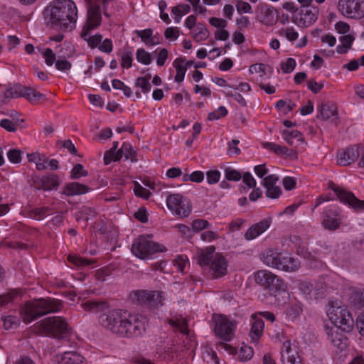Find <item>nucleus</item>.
Returning a JSON list of instances; mask_svg holds the SVG:
<instances>
[{"label":"nucleus","instance_id":"f257e3e1","mask_svg":"<svg viewBox=\"0 0 364 364\" xmlns=\"http://www.w3.org/2000/svg\"><path fill=\"white\" fill-rule=\"evenodd\" d=\"M48 26L71 31L75 27L77 9L72 0H55L43 11Z\"/></svg>","mask_w":364,"mask_h":364},{"label":"nucleus","instance_id":"f03ea898","mask_svg":"<svg viewBox=\"0 0 364 364\" xmlns=\"http://www.w3.org/2000/svg\"><path fill=\"white\" fill-rule=\"evenodd\" d=\"M63 303L55 299H38L27 302L21 311V316L24 323H28L33 320L61 310Z\"/></svg>","mask_w":364,"mask_h":364},{"label":"nucleus","instance_id":"7ed1b4c3","mask_svg":"<svg viewBox=\"0 0 364 364\" xmlns=\"http://www.w3.org/2000/svg\"><path fill=\"white\" fill-rule=\"evenodd\" d=\"M255 282L269 290V294L275 297L279 305L289 299L286 284L277 275L267 270H259L255 274Z\"/></svg>","mask_w":364,"mask_h":364},{"label":"nucleus","instance_id":"20e7f679","mask_svg":"<svg viewBox=\"0 0 364 364\" xmlns=\"http://www.w3.org/2000/svg\"><path fill=\"white\" fill-rule=\"evenodd\" d=\"M36 329L46 336L57 339H68L71 333L66 320L60 316H52L43 319L35 326Z\"/></svg>","mask_w":364,"mask_h":364},{"label":"nucleus","instance_id":"39448f33","mask_svg":"<svg viewBox=\"0 0 364 364\" xmlns=\"http://www.w3.org/2000/svg\"><path fill=\"white\" fill-rule=\"evenodd\" d=\"M25 97L32 104L39 103L46 100V95L30 87L16 84L0 92V105L7 104L12 98Z\"/></svg>","mask_w":364,"mask_h":364},{"label":"nucleus","instance_id":"423d86ee","mask_svg":"<svg viewBox=\"0 0 364 364\" xmlns=\"http://www.w3.org/2000/svg\"><path fill=\"white\" fill-rule=\"evenodd\" d=\"M262 259L267 266L286 272H294L300 267L299 259L273 250H267Z\"/></svg>","mask_w":364,"mask_h":364},{"label":"nucleus","instance_id":"0eeeda50","mask_svg":"<svg viewBox=\"0 0 364 364\" xmlns=\"http://www.w3.org/2000/svg\"><path fill=\"white\" fill-rule=\"evenodd\" d=\"M151 235H141L134 240L132 252L140 259H147L156 252L166 250L165 247L151 240Z\"/></svg>","mask_w":364,"mask_h":364},{"label":"nucleus","instance_id":"6e6552de","mask_svg":"<svg viewBox=\"0 0 364 364\" xmlns=\"http://www.w3.org/2000/svg\"><path fill=\"white\" fill-rule=\"evenodd\" d=\"M117 334L125 338H137L141 336L146 331V322L144 318L136 316L124 315L122 324L118 328Z\"/></svg>","mask_w":364,"mask_h":364},{"label":"nucleus","instance_id":"1a4fd4ad","mask_svg":"<svg viewBox=\"0 0 364 364\" xmlns=\"http://www.w3.org/2000/svg\"><path fill=\"white\" fill-rule=\"evenodd\" d=\"M132 302L145 305L151 308H158L163 305V292L159 291L137 290L130 293Z\"/></svg>","mask_w":364,"mask_h":364},{"label":"nucleus","instance_id":"9d476101","mask_svg":"<svg viewBox=\"0 0 364 364\" xmlns=\"http://www.w3.org/2000/svg\"><path fill=\"white\" fill-rule=\"evenodd\" d=\"M327 314L331 322L342 331L350 332L354 326L351 314L346 309H328Z\"/></svg>","mask_w":364,"mask_h":364},{"label":"nucleus","instance_id":"9b49d317","mask_svg":"<svg viewBox=\"0 0 364 364\" xmlns=\"http://www.w3.org/2000/svg\"><path fill=\"white\" fill-rule=\"evenodd\" d=\"M214 331L217 336L225 341H230L235 336L236 322L223 315L214 316Z\"/></svg>","mask_w":364,"mask_h":364},{"label":"nucleus","instance_id":"f8f14e48","mask_svg":"<svg viewBox=\"0 0 364 364\" xmlns=\"http://www.w3.org/2000/svg\"><path fill=\"white\" fill-rule=\"evenodd\" d=\"M168 208L181 218H185L191 213L190 200L178 193L169 194L166 198Z\"/></svg>","mask_w":364,"mask_h":364},{"label":"nucleus","instance_id":"ddd939ff","mask_svg":"<svg viewBox=\"0 0 364 364\" xmlns=\"http://www.w3.org/2000/svg\"><path fill=\"white\" fill-rule=\"evenodd\" d=\"M329 188L336 193L341 202L349 205L356 212L364 210V200L356 198L352 192L338 187L332 182L329 183Z\"/></svg>","mask_w":364,"mask_h":364},{"label":"nucleus","instance_id":"4468645a","mask_svg":"<svg viewBox=\"0 0 364 364\" xmlns=\"http://www.w3.org/2000/svg\"><path fill=\"white\" fill-rule=\"evenodd\" d=\"M338 9L348 18L360 19L364 17V0H339Z\"/></svg>","mask_w":364,"mask_h":364},{"label":"nucleus","instance_id":"2eb2a0df","mask_svg":"<svg viewBox=\"0 0 364 364\" xmlns=\"http://www.w3.org/2000/svg\"><path fill=\"white\" fill-rule=\"evenodd\" d=\"M124 315L125 312L122 314L121 310H112L102 314L99 317V321L103 327L117 334V329L119 328V325L122 324Z\"/></svg>","mask_w":364,"mask_h":364},{"label":"nucleus","instance_id":"dca6fc26","mask_svg":"<svg viewBox=\"0 0 364 364\" xmlns=\"http://www.w3.org/2000/svg\"><path fill=\"white\" fill-rule=\"evenodd\" d=\"M102 21L100 7L97 4H93L90 0L88 2L87 19L83 27V36L88 35L90 31L98 27Z\"/></svg>","mask_w":364,"mask_h":364},{"label":"nucleus","instance_id":"f3484780","mask_svg":"<svg viewBox=\"0 0 364 364\" xmlns=\"http://www.w3.org/2000/svg\"><path fill=\"white\" fill-rule=\"evenodd\" d=\"M318 13L317 6L301 9L299 13V17L293 16L292 21L299 27H308L316 21Z\"/></svg>","mask_w":364,"mask_h":364},{"label":"nucleus","instance_id":"a211bd4d","mask_svg":"<svg viewBox=\"0 0 364 364\" xmlns=\"http://www.w3.org/2000/svg\"><path fill=\"white\" fill-rule=\"evenodd\" d=\"M342 214L341 210L336 209H326L322 213V225L331 231L336 230L341 224Z\"/></svg>","mask_w":364,"mask_h":364},{"label":"nucleus","instance_id":"6ab92c4d","mask_svg":"<svg viewBox=\"0 0 364 364\" xmlns=\"http://www.w3.org/2000/svg\"><path fill=\"white\" fill-rule=\"evenodd\" d=\"M359 149L360 146L356 144L339 151L337 154L338 164L346 166L355 161L360 156Z\"/></svg>","mask_w":364,"mask_h":364},{"label":"nucleus","instance_id":"aec40b11","mask_svg":"<svg viewBox=\"0 0 364 364\" xmlns=\"http://www.w3.org/2000/svg\"><path fill=\"white\" fill-rule=\"evenodd\" d=\"M227 262L225 257L220 255L215 256L211 261L209 271L211 272V277L213 279H218L227 274Z\"/></svg>","mask_w":364,"mask_h":364},{"label":"nucleus","instance_id":"412c9836","mask_svg":"<svg viewBox=\"0 0 364 364\" xmlns=\"http://www.w3.org/2000/svg\"><path fill=\"white\" fill-rule=\"evenodd\" d=\"M33 183L36 188L44 191L56 188L60 184L59 178L55 174H49L42 178L35 176L33 178Z\"/></svg>","mask_w":364,"mask_h":364},{"label":"nucleus","instance_id":"4be33fe9","mask_svg":"<svg viewBox=\"0 0 364 364\" xmlns=\"http://www.w3.org/2000/svg\"><path fill=\"white\" fill-rule=\"evenodd\" d=\"M326 331L328 340L334 346L341 350H343L347 348L348 338L338 331V328L335 330L332 328H326Z\"/></svg>","mask_w":364,"mask_h":364},{"label":"nucleus","instance_id":"5701e85b","mask_svg":"<svg viewBox=\"0 0 364 364\" xmlns=\"http://www.w3.org/2000/svg\"><path fill=\"white\" fill-rule=\"evenodd\" d=\"M270 223V220L264 219L253 225L245 232V238L247 240L256 238L269 228Z\"/></svg>","mask_w":364,"mask_h":364},{"label":"nucleus","instance_id":"b1692460","mask_svg":"<svg viewBox=\"0 0 364 364\" xmlns=\"http://www.w3.org/2000/svg\"><path fill=\"white\" fill-rule=\"evenodd\" d=\"M259 21L266 26H273L277 21V18L274 17V9L269 5H262L260 6Z\"/></svg>","mask_w":364,"mask_h":364},{"label":"nucleus","instance_id":"393cba45","mask_svg":"<svg viewBox=\"0 0 364 364\" xmlns=\"http://www.w3.org/2000/svg\"><path fill=\"white\" fill-rule=\"evenodd\" d=\"M89 189L90 188L87 186L77 182H71L66 184L63 191V193L68 196L80 195L86 193Z\"/></svg>","mask_w":364,"mask_h":364},{"label":"nucleus","instance_id":"a878e982","mask_svg":"<svg viewBox=\"0 0 364 364\" xmlns=\"http://www.w3.org/2000/svg\"><path fill=\"white\" fill-rule=\"evenodd\" d=\"M298 355V348L296 345H292L290 341L283 343L281 350V359L283 364H286V360Z\"/></svg>","mask_w":364,"mask_h":364},{"label":"nucleus","instance_id":"bb28decb","mask_svg":"<svg viewBox=\"0 0 364 364\" xmlns=\"http://www.w3.org/2000/svg\"><path fill=\"white\" fill-rule=\"evenodd\" d=\"M252 318L254 322L252 324L249 335L253 341L257 342L262 335L264 323L262 318L256 316H252Z\"/></svg>","mask_w":364,"mask_h":364},{"label":"nucleus","instance_id":"cd10ccee","mask_svg":"<svg viewBox=\"0 0 364 364\" xmlns=\"http://www.w3.org/2000/svg\"><path fill=\"white\" fill-rule=\"evenodd\" d=\"M83 309L88 312L97 313L108 308V304L102 300H88L82 304Z\"/></svg>","mask_w":364,"mask_h":364},{"label":"nucleus","instance_id":"c85d7f7f","mask_svg":"<svg viewBox=\"0 0 364 364\" xmlns=\"http://www.w3.org/2000/svg\"><path fill=\"white\" fill-rule=\"evenodd\" d=\"M281 134L285 141L290 146H297V143L303 142L302 134L297 130L289 131L284 129Z\"/></svg>","mask_w":364,"mask_h":364},{"label":"nucleus","instance_id":"c756f323","mask_svg":"<svg viewBox=\"0 0 364 364\" xmlns=\"http://www.w3.org/2000/svg\"><path fill=\"white\" fill-rule=\"evenodd\" d=\"M215 250L214 247H208L205 251L201 250L200 252L197 262L203 268L208 269L211 261L213 259V255Z\"/></svg>","mask_w":364,"mask_h":364},{"label":"nucleus","instance_id":"7c9ffc66","mask_svg":"<svg viewBox=\"0 0 364 364\" xmlns=\"http://www.w3.org/2000/svg\"><path fill=\"white\" fill-rule=\"evenodd\" d=\"M64 364H82L84 357L75 351H65L60 355Z\"/></svg>","mask_w":364,"mask_h":364},{"label":"nucleus","instance_id":"2f4dec72","mask_svg":"<svg viewBox=\"0 0 364 364\" xmlns=\"http://www.w3.org/2000/svg\"><path fill=\"white\" fill-rule=\"evenodd\" d=\"M319 112L321 118L324 120H327L331 117H336V118H337V107L332 102L322 104L319 109Z\"/></svg>","mask_w":364,"mask_h":364},{"label":"nucleus","instance_id":"473e14b6","mask_svg":"<svg viewBox=\"0 0 364 364\" xmlns=\"http://www.w3.org/2000/svg\"><path fill=\"white\" fill-rule=\"evenodd\" d=\"M27 158L28 161L36 164L38 170L41 171L47 168V159L44 155H41L38 153H32L28 154Z\"/></svg>","mask_w":364,"mask_h":364},{"label":"nucleus","instance_id":"72a5a7b5","mask_svg":"<svg viewBox=\"0 0 364 364\" xmlns=\"http://www.w3.org/2000/svg\"><path fill=\"white\" fill-rule=\"evenodd\" d=\"M185 60L181 58H178L175 60L173 65L176 70V75L175 76V81L181 82L184 80L185 73L187 68L184 66Z\"/></svg>","mask_w":364,"mask_h":364},{"label":"nucleus","instance_id":"f704fd0d","mask_svg":"<svg viewBox=\"0 0 364 364\" xmlns=\"http://www.w3.org/2000/svg\"><path fill=\"white\" fill-rule=\"evenodd\" d=\"M350 299L351 304L355 309H360L364 307V289L353 291Z\"/></svg>","mask_w":364,"mask_h":364},{"label":"nucleus","instance_id":"c9c22d12","mask_svg":"<svg viewBox=\"0 0 364 364\" xmlns=\"http://www.w3.org/2000/svg\"><path fill=\"white\" fill-rule=\"evenodd\" d=\"M151 76L150 74L146 75L145 77H139L135 80V86L141 89L144 93H147L151 90V85L149 80Z\"/></svg>","mask_w":364,"mask_h":364},{"label":"nucleus","instance_id":"e433bc0d","mask_svg":"<svg viewBox=\"0 0 364 364\" xmlns=\"http://www.w3.org/2000/svg\"><path fill=\"white\" fill-rule=\"evenodd\" d=\"M326 291V288L323 283H316L314 287H313L311 298H314L315 299H322L325 296Z\"/></svg>","mask_w":364,"mask_h":364},{"label":"nucleus","instance_id":"4c0bfd02","mask_svg":"<svg viewBox=\"0 0 364 364\" xmlns=\"http://www.w3.org/2000/svg\"><path fill=\"white\" fill-rule=\"evenodd\" d=\"M81 37L87 42L88 46L91 48H95L100 45L102 40V36L101 34H96L92 36H90L89 34L86 36H83V31L81 33Z\"/></svg>","mask_w":364,"mask_h":364},{"label":"nucleus","instance_id":"58836bf2","mask_svg":"<svg viewBox=\"0 0 364 364\" xmlns=\"http://www.w3.org/2000/svg\"><path fill=\"white\" fill-rule=\"evenodd\" d=\"M168 323L183 333H187V321L184 318L169 319Z\"/></svg>","mask_w":364,"mask_h":364},{"label":"nucleus","instance_id":"ea45409f","mask_svg":"<svg viewBox=\"0 0 364 364\" xmlns=\"http://www.w3.org/2000/svg\"><path fill=\"white\" fill-rule=\"evenodd\" d=\"M3 321L4 328L7 330L16 328L20 323V320L18 317L11 315L3 318Z\"/></svg>","mask_w":364,"mask_h":364},{"label":"nucleus","instance_id":"a19ab883","mask_svg":"<svg viewBox=\"0 0 364 364\" xmlns=\"http://www.w3.org/2000/svg\"><path fill=\"white\" fill-rule=\"evenodd\" d=\"M121 152H124L126 159H130L132 162L136 161V153L129 144L124 143L121 148Z\"/></svg>","mask_w":364,"mask_h":364},{"label":"nucleus","instance_id":"79ce46f5","mask_svg":"<svg viewBox=\"0 0 364 364\" xmlns=\"http://www.w3.org/2000/svg\"><path fill=\"white\" fill-rule=\"evenodd\" d=\"M50 210L48 207L36 208L29 212V216L36 220H41L43 218Z\"/></svg>","mask_w":364,"mask_h":364},{"label":"nucleus","instance_id":"37998d69","mask_svg":"<svg viewBox=\"0 0 364 364\" xmlns=\"http://www.w3.org/2000/svg\"><path fill=\"white\" fill-rule=\"evenodd\" d=\"M253 349L250 346H242L238 353V358L242 361L250 360L253 356Z\"/></svg>","mask_w":364,"mask_h":364},{"label":"nucleus","instance_id":"c03bdc74","mask_svg":"<svg viewBox=\"0 0 364 364\" xmlns=\"http://www.w3.org/2000/svg\"><path fill=\"white\" fill-rule=\"evenodd\" d=\"M87 175L88 172L84 169L83 166L80 164H77L73 166L71 171L70 178L77 179L81 176H87Z\"/></svg>","mask_w":364,"mask_h":364},{"label":"nucleus","instance_id":"a18cd8bd","mask_svg":"<svg viewBox=\"0 0 364 364\" xmlns=\"http://www.w3.org/2000/svg\"><path fill=\"white\" fill-rule=\"evenodd\" d=\"M136 60L138 62L144 65H149L151 63V55L144 48H139L136 51Z\"/></svg>","mask_w":364,"mask_h":364},{"label":"nucleus","instance_id":"49530a36","mask_svg":"<svg viewBox=\"0 0 364 364\" xmlns=\"http://www.w3.org/2000/svg\"><path fill=\"white\" fill-rule=\"evenodd\" d=\"M225 177L228 181H239L242 178V174L240 171L228 167L225 169Z\"/></svg>","mask_w":364,"mask_h":364},{"label":"nucleus","instance_id":"de8ad7c7","mask_svg":"<svg viewBox=\"0 0 364 364\" xmlns=\"http://www.w3.org/2000/svg\"><path fill=\"white\" fill-rule=\"evenodd\" d=\"M134 192L136 196L144 199L149 198L151 192L148 189L142 187L137 181H134Z\"/></svg>","mask_w":364,"mask_h":364},{"label":"nucleus","instance_id":"09e8293b","mask_svg":"<svg viewBox=\"0 0 364 364\" xmlns=\"http://www.w3.org/2000/svg\"><path fill=\"white\" fill-rule=\"evenodd\" d=\"M18 295V292L15 290H12L7 294H2L0 296V307L7 306L11 303L14 298Z\"/></svg>","mask_w":364,"mask_h":364},{"label":"nucleus","instance_id":"8fccbe9b","mask_svg":"<svg viewBox=\"0 0 364 364\" xmlns=\"http://www.w3.org/2000/svg\"><path fill=\"white\" fill-rule=\"evenodd\" d=\"M198 31L193 36V39L196 42H200L205 40L209 36V32L208 29L203 26V25L199 24L197 27Z\"/></svg>","mask_w":364,"mask_h":364},{"label":"nucleus","instance_id":"3c124183","mask_svg":"<svg viewBox=\"0 0 364 364\" xmlns=\"http://www.w3.org/2000/svg\"><path fill=\"white\" fill-rule=\"evenodd\" d=\"M68 260L78 267L88 266L93 263L92 260L85 259L77 256H69Z\"/></svg>","mask_w":364,"mask_h":364},{"label":"nucleus","instance_id":"603ef678","mask_svg":"<svg viewBox=\"0 0 364 364\" xmlns=\"http://www.w3.org/2000/svg\"><path fill=\"white\" fill-rule=\"evenodd\" d=\"M266 188V196L267 197L272 199L278 198L282 194V189L279 186H272Z\"/></svg>","mask_w":364,"mask_h":364},{"label":"nucleus","instance_id":"864d4df0","mask_svg":"<svg viewBox=\"0 0 364 364\" xmlns=\"http://www.w3.org/2000/svg\"><path fill=\"white\" fill-rule=\"evenodd\" d=\"M227 114V109L223 106H220L218 109L215 110L214 112H210L208 119V120L219 119L220 117L226 116Z\"/></svg>","mask_w":364,"mask_h":364},{"label":"nucleus","instance_id":"5fc2aeb1","mask_svg":"<svg viewBox=\"0 0 364 364\" xmlns=\"http://www.w3.org/2000/svg\"><path fill=\"white\" fill-rule=\"evenodd\" d=\"M220 173L218 170H210L206 173L207 182L209 184H215L220 180Z\"/></svg>","mask_w":364,"mask_h":364},{"label":"nucleus","instance_id":"6e6d98bb","mask_svg":"<svg viewBox=\"0 0 364 364\" xmlns=\"http://www.w3.org/2000/svg\"><path fill=\"white\" fill-rule=\"evenodd\" d=\"M121 65L123 68H129L132 65L133 54L131 51H126L122 54Z\"/></svg>","mask_w":364,"mask_h":364},{"label":"nucleus","instance_id":"4d7b16f0","mask_svg":"<svg viewBox=\"0 0 364 364\" xmlns=\"http://www.w3.org/2000/svg\"><path fill=\"white\" fill-rule=\"evenodd\" d=\"M43 55L45 58V62L47 65L51 66L55 62V54L53 53L51 48H46L43 52Z\"/></svg>","mask_w":364,"mask_h":364},{"label":"nucleus","instance_id":"13d9d810","mask_svg":"<svg viewBox=\"0 0 364 364\" xmlns=\"http://www.w3.org/2000/svg\"><path fill=\"white\" fill-rule=\"evenodd\" d=\"M296 67V60L289 58L285 63H282V70L284 73H291Z\"/></svg>","mask_w":364,"mask_h":364},{"label":"nucleus","instance_id":"bf43d9fd","mask_svg":"<svg viewBox=\"0 0 364 364\" xmlns=\"http://www.w3.org/2000/svg\"><path fill=\"white\" fill-rule=\"evenodd\" d=\"M21 151L18 149H11L7 153V156L9 161L14 164L20 163L21 160Z\"/></svg>","mask_w":364,"mask_h":364},{"label":"nucleus","instance_id":"052dcab7","mask_svg":"<svg viewBox=\"0 0 364 364\" xmlns=\"http://www.w3.org/2000/svg\"><path fill=\"white\" fill-rule=\"evenodd\" d=\"M72 64L65 59H58L55 61V68L60 71H68L71 69Z\"/></svg>","mask_w":364,"mask_h":364},{"label":"nucleus","instance_id":"680f3d73","mask_svg":"<svg viewBox=\"0 0 364 364\" xmlns=\"http://www.w3.org/2000/svg\"><path fill=\"white\" fill-rule=\"evenodd\" d=\"M209 223L203 219L195 220L192 223L193 230L196 232H199L206 228H208Z\"/></svg>","mask_w":364,"mask_h":364},{"label":"nucleus","instance_id":"e2e57ef3","mask_svg":"<svg viewBox=\"0 0 364 364\" xmlns=\"http://www.w3.org/2000/svg\"><path fill=\"white\" fill-rule=\"evenodd\" d=\"M240 143V141L237 139H232L231 141L228 143V154L230 155L235 154L236 156L240 154V149L237 147V144Z\"/></svg>","mask_w":364,"mask_h":364},{"label":"nucleus","instance_id":"0e129e2a","mask_svg":"<svg viewBox=\"0 0 364 364\" xmlns=\"http://www.w3.org/2000/svg\"><path fill=\"white\" fill-rule=\"evenodd\" d=\"M166 38L176 40L179 36V29L178 28L168 27L164 31Z\"/></svg>","mask_w":364,"mask_h":364},{"label":"nucleus","instance_id":"69168bd1","mask_svg":"<svg viewBox=\"0 0 364 364\" xmlns=\"http://www.w3.org/2000/svg\"><path fill=\"white\" fill-rule=\"evenodd\" d=\"M135 33L141 38V41L144 43H146L149 38H151L153 31L151 28H146L142 31H135Z\"/></svg>","mask_w":364,"mask_h":364},{"label":"nucleus","instance_id":"338daca9","mask_svg":"<svg viewBox=\"0 0 364 364\" xmlns=\"http://www.w3.org/2000/svg\"><path fill=\"white\" fill-rule=\"evenodd\" d=\"M134 216L141 223H146L148 220L147 211L144 207H141L134 213Z\"/></svg>","mask_w":364,"mask_h":364},{"label":"nucleus","instance_id":"774afa93","mask_svg":"<svg viewBox=\"0 0 364 364\" xmlns=\"http://www.w3.org/2000/svg\"><path fill=\"white\" fill-rule=\"evenodd\" d=\"M209 23L214 27L219 28H224L227 26L228 23L223 18H218L216 17H211L209 18Z\"/></svg>","mask_w":364,"mask_h":364}]
</instances>
